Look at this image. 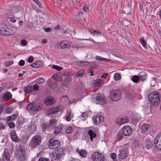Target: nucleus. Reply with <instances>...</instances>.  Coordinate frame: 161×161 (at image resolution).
I'll use <instances>...</instances> for the list:
<instances>
[{
    "label": "nucleus",
    "instance_id": "bb28decb",
    "mask_svg": "<svg viewBox=\"0 0 161 161\" xmlns=\"http://www.w3.org/2000/svg\"><path fill=\"white\" fill-rule=\"evenodd\" d=\"M135 95V94L133 90H131L127 92L126 97L129 99H132Z\"/></svg>",
    "mask_w": 161,
    "mask_h": 161
},
{
    "label": "nucleus",
    "instance_id": "f03ea898",
    "mask_svg": "<svg viewBox=\"0 0 161 161\" xmlns=\"http://www.w3.org/2000/svg\"><path fill=\"white\" fill-rule=\"evenodd\" d=\"M65 149L62 148L55 149L52 153V156L54 160H59L62 157L65 155L64 153Z\"/></svg>",
    "mask_w": 161,
    "mask_h": 161
},
{
    "label": "nucleus",
    "instance_id": "7c9ffc66",
    "mask_svg": "<svg viewBox=\"0 0 161 161\" xmlns=\"http://www.w3.org/2000/svg\"><path fill=\"white\" fill-rule=\"evenodd\" d=\"M57 121L56 119H53L50 121L49 123V125L50 128H53L56 125Z\"/></svg>",
    "mask_w": 161,
    "mask_h": 161
},
{
    "label": "nucleus",
    "instance_id": "20e7f679",
    "mask_svg": "<svg viewBox=\"0 0 161 161\" xmlns=\"http://www.w3.org/2000/svg\"><path fill=\"white\" fill-rule=\"evenodd\" d=\"M109 97L113 101H118L121 97V94L120 91L118 89L111 91L109 93Z\"/></svg>",
    "mask_w": 161,
    "mask_h": 161
},
{
    "label": "nucleus",
    "instance_id": "473e14b6",
    "mask_svg": "<svg viewBox=\"0 0 161 161\" xmlns=\"http://www.w3.org/2000/svg\"><path fill=\"white\" fill-rule=\"evenodd\" d=\"M95 59L97 60L102 61H110V60L109 59L106 58L98 56H96L95 57Z\"/></svg>",
    "mask_w": 161,
    "mask_h": 161
},
{
    "label": "nucleus",
    "instance_id": "aec40b11",
    "mask_svg": "<svg viewBox=\"0 0 161 161\" xmlns=\"http://www.w3.org/2000/svg\"><path fill=\"white\" fill-rule=\"evenodd\" d=\"M138 76L142 81H144L147 79V74L144 71L140 72L138 74Z\"/></svg>",
    "mask_w": 161,
    "mask_h": 161
},
{
    "label": "nucleus",
    "instance_id": "c85d7f7f",
    "mask_svg": "<svg viewBox=\"0 0 161 161\" xmlns=\"http://www.w3.org/2000/svg\"><path fill=\"white\" fill-rule=\"evenodd\" d=\"M62 130V126L61 125H58L55 129L54 133L57 135Z\"/></svg>",
    "mask_w": 161,
    "mask_h": 161
},
{
    "label": "nucleus",
    "instance_id": "2eb2a0df",
    "mask_svg": "<svg viewBox=\"0 0 161 161\" xmlns=\"http://www.w3.org/2000/svg\"><path fill=\"white\" fill-rule=\"evenodd\" d=\"M129 121V119L127 117L125 116L122 117L120 119H117L116 120V122L117 125H120L123 124L128 122Z\"/></svg>",
    "mask_w": 161,
    "mask_h": 161
},
{
    "label": "nucleus",
    "instance_id": "7ed1b4c3",
    "mask_svg": "<svg viewBox=\"0 0 161 161\" xmlns=\"http://www.w3.org/2000/svg\"><path fill=\"white\" fill-rule=\"evenodd\" d=\"M15 32V29L13 27H2L0 29V35L2 36H10L14 34Z\"/></svg>",
    "mask_w": 161,
    "mask_h": 161
},
{
    "label": "nucleus",
    "instance_id": "e2e57ef3",
    "mask_svg": "<svg viewBox=\"0 0 161 161\" xmlns=\"http://www.w3.org/2000/svg\"><path fill=\"white\" fill-rule=\"evenodd\" d=\"M90 64H91L90 67L92 68H96L97 66V65L93 62L90 63Z\"/></svg>",
    "mask_w": 161,
    "mask_h": 161
},
{
    "label": "nucleus",
    "instance_id": "3c124183",
    "mask_svg": "<svg viewBox=\"0 0 161 161\" xmlns=\"http://www.w3.org/2000/svg\"><path fill=\"white\" fill-rule=\"evenodd\" d=\"M6 112L8 114H10L13 111V109L12 108H8L5 109Z\"/></svg>",
    "mask_w": 161,
    "mask_h": 161
},
{
    "label": "nucleus",
    "instance_id": "a211bd4d",
    "mask_svg": "<svg viewBox=\"0 0 161 161\" xmlns=\"http://www.w3.org/2000/svg\"><path fill=\"white\" fill-rule=\"evenodd\" d=\"M54 102V98L51 96H48L45 100L44 103L47 105L53 104Z\"/></svg>",
    "mask_w": 161,
    "mask_h": 161
},
{
    "label": "nucleus",
    "instance_id": "c03bdc74",
    "mask_svg": "<svg viewBox=\"0 0 161 161\" xmlns=\"http://www.w3.org/2000/svg\"><path fill=\"white\" fill-rule=\"evenodd\" d=\"M80 136V132L79 131H76L73 136V138L76 139H78Z\"/></svg>",
    "mask_w": 161,
    "mask_h": 161
},
{
    "label": "nucleus",
    "instance_id": "69168bd1",
    "mask_svg": "<svg viewBox=\"0 0 161 161\" xmlns=\"http://www.w3.org/2000/svg\"><path fill=\"white\" fill-rule=\"evenodd\" d=\"M17 8H18L17 7H14L12 8V10L13 12H14V13L17 12L19 11L17 9Z\"/></svg>",
    "mask_w": 161,
    "mask_h": 161
},
{
    "label": "nucleus",
    "instance_id": "4be33fe9",
    "mask_svg": "<svg viewBox=\"0 0 161 161\" xmlns=\"http://www.w3.org/2000/svg\"><path fill=\"white\" fill-rule=\"evenodd\" d=\"M42 65L41 61H37L31 64L30 66L32 68H40Z\"/></svg>",
    "mask_w": 161,
    "mask_h": 161
},
{
    "label": "nucleus",
    "instance_id": "4c0bfd02",
    "mask_svg": "<svg viewBox=\"0 0 161 161\" xmlns=\"http://www.w3.org/2000/svg\"><path fill=\"white\" fill-rule=\"evenodd\" d=\"M25 91L28 93H29L32 91V88L31 86H26L25 88Z\"/></svg>",
    "mask_w": 161,
    "mask_h": 161
},
{
    "label": "nucleus",
    "instance_id": "13d9d810",
    "mask_svg": "<svg viewBox=\"0 0 161 161\" xmlns=\"http://www.w3.org/2000/svg\"><path fill=\"white\" fill-rule=\"evenodd\" d=\"M25 64V61L22 60H20L19 63V64L20 66H23Z\"/></svg>",
    "mask_w": 161,
    "mask_h": 161
},
{
    "label": "nucleus",
    "instance_id": "052dcab7",
    "mask_svg": "<svg viewBox=\"0 0 161 161\" xmlns=\"http://www.w3.org/2000/svg\"><path fill=\"white\" fill-rule=\"evenodd\" d=\"M21 45L24 46H26L27 43L26 41L25 40H22L21 41Z\"/></svg>",
    "mask_w": 161,
    "mask_h": 161
},
{
    "label": "nucleus",
    "instance_id": "6e6552de",
    "mask_svg": "<svg viewBox=\"0 0 161 161\" xmlns=\"http://www.w3.org/2000/svg\"><path fill=\"white\" fill-rule=\"evenodd\" d=\"M16 155L20 161H24L26 159L25 152L21 147L17 149L16 152Z\"/></svg>",
    "mask_w": 161,
    "mask_h": 161
},
{
    "label": "nucleus",
    "instance_id": "0eeeda50",
    "mask_svg": "<svg viewBox=\"0 0 161 161\" xmlns=\"http://www.w3.org/2000/svg\"><path fill=\"white\" fill-rule=\"evenodd\" d=\"M48 147L50 149H55L61 146V142L57 140L51 139L49 141Z\"/></svg>",
    "mask_w": 161,
    "mask_h": 161
},
{
    "label": "nucleus",
    "instance_id": "c756f323",
    "mask_svg": "<svg viewBox=\"0 0 161 161\" xmlns=\"http://www.w3.org/2000/svg\"><path fill=\"white\" fill-rule=\"evenodd\" d=\"M60 46L61 48L64 49L68 47V42L67 41H64L61 42L60 43Z\"/></svg>",
    "mask_w": 161,
    "mask_h": 161
},
{
    "label": "nucleus",
    "instance_id": "864d4df0",
    "mask_svg": "<svg viewBox=\"0 0 161 161\" xmlns=\"http://www.w3.org/2000/svg\"><path fill=\"white\" fill-rule=\"evenodd\" d=\"M89 31L93 35H98L99 34H101L99 31L96 30H94L93 32H92L91 31Z\"/></svg>",
    "mask_w": 161,
    "mask_h": 161
},
{
    "label": "nucleus",
    "instance_id": "f3484780",
    "mask_svg": "<svg viewBox=\"0 0 161 161\" xmlns=\"http://www.w3.org/2000/svg\"><path fill=\"white\" fill-rule=\"evenodd\" d=\"M3 159L4 160L10 161V155L8 150L7 148L4 149V151L2 155Z\"/></svg>",
    "mask_w": 161,
    "mask_h": 161
},
{
    "label": "nucleus",
    "instance_id": "9b49d317",
    "mask_svg": "<svg viewBox=\"0 0 161 161\" xmlns=\"http://www.w3.org/2000/svg\"><path fill=\"white\" fill-rule=\"evenodd\" d=\"M154 144L157 148L161 150V133H158L154 139Z\"/></svg>",
    "mask_w": 161,
    "mask_h": 161
},
{
    "label": "nucleus",
    "instance_id": "393cba45",
    "mask_svg": "<svg viewBox=\"0 0 161 161\" xmlns=\"http://www.w3.org/2000/svg\"><path fill=\"white\" fill-rule=\"evenodd\" d=\"M150 125L149 124H144L143 125L142 130L143 132H147L150 129Z\"/></svg>",
    "mask_w": 161,
    "mask_h": 161
},
{
    "label": "nucleus",
    "instance_id": "a878e982",
    "mask_svg": "<svg viewBox=\"0 0 161 161\" xmlns=\"http://www.w3.org/2000/svg\"><path fill=\"white\" fill-rule=\"evenodd\" d=\"M145 146L147 149H149L151 148L153 145V142L149 139H147L145 141Z\"/></svg>",
    "mask_w": 161,
    "mask_h": 161
},
{
    "label": "nucleus",
    "instance_id": "5701e85b",
    "mask_svg": "<svg viewBox=\"0 0 161 161\" xmlns=\"http://www.w3.org/2000/svg\"><path fill=\"white\" fill-rule=\"evenodd\" d=\"M88 134L90 136V138L91 142L93 141V139L95 138L97 136V135L95 132L92 130H89Z\"/></svg>",
    "mask_w": 161,
    "mask_h": 161
},
{
    "label": "nucleus",
    "instance_id": "6e6d98bb",
    "mask_svg": "<svg viewBox=\"0 0 161 161\" xmlns=\"http://www.w3.org/2000/svg\"><path fill=\"white\" fill-rule=\"evenodd\" d=\"M27 61L30 63H32L33 61V57L32 56H30L27 59Z\"/></svg>",
    "mask_w": 161,
    "mask_h": 161
},
{
    "label": "nucleus",
    "instance_id": "603ef678",
    "mask_svg": "<svg viewBox=\"0 0 161 161\" xmlns=\"http://www.w3.org/2000/svg\"><path fill=\"white\" fill-rule=\"evenodd\" d=\"M13 61L6 62L4 63V65L6 66H9L13 63Z\"/></svg>",
    "mask_w": 161,
    "mask_h": 161
},
{
    "label": "nucleus",
    "instance_id": "58836bf2",
    "mask_svg": "<svg viewBox=\"0 0 161 161\" xmlns=\"http://www.w3.org/2000/svg\"><path fill=\"white\" fill-rule=\"evenodd\" d=\"M84 73V71L81 70L78 71L76 74V76L77 77H80L82 76Z\"/></svg>",
    "mask_w": 161,
    "mask_h": 161
},
{
    "label": "nucleus",
    "instance_id": "a19ab883",
    "mask_svg": "<svg viewBox=\"0 0 161 161\" xmlns=\"http://www.w3.org/2000/svg\"><path fill=\"white\" fill-rule=\"evenodd\" d=\"M88 116V113L86 112H85L82 113L81 115V117L82 118V120H85Z\"/></svg>",
    "mask_w": 161,
    "mask_h": 161
},
{
    "label": "nucleus",
    "instance_id": "cd10ccee",
    "mask_svg": "<svg viewBox=\"0 0 161 161\" xmlns=\"http://www.w3.org/2000/svg\"><path fill=\"white\" fill-rule=\"evenodd\" d=\"M103 80L101 79H98L94 80L93 81V85L94 86H99L102 83Z\"/></svg>",
    "mask_w": 161,
    "mask_h": 161
},
{
    "label": "nucleus",
    "instance_id": "412c9836",
    "mask_svg": "<svg viewBox=\"0 0 161 161\" xmlns=\"http://www.w3.org/2000/svg\"><path fill=\"white\" fill-rule=\"evenodd\" d=\"M12 97V95L10 92L6 93L3 96V99L5 101H7L11 99Z\"/></svg>",
    "mask_w": 161,
    "mask_h": 161
},
{
    "label": "nucleus",
    "instance_id": "b1692460",
    "mask_svg": "<svg viewBox=\"0 0 161 161\" xmlns=\"http://www.w3.org/2000/svg\"><path fill=\"white\" fill-rule=\"evenodd\" d=\"M74 116L73 114H71V111L69 110H67L66 114V120L69 121L71 120Z\"/></svg>",
    "mask_w": 161,
    "mask_h": 161
},
{
    "label": "nucleus",
    "instance_id": "09e8293b",
    "mask_svg": "<svg viewBox=\"0 0 161 161\" xmlns=\"http://www.w3.org/2000/svg\"><path fill=\"white\" fill-rule=\"evenodd\" d=\"M73 128L71 126L68 127L66 130V132L68 134H69L73 131Z\"/></svg>",
    "mask_w": 161,
    "mask_h": 161
},
{
    "label": "nucleus",
    "instance_id": "c9c22d12",
    "mask_svg": "<svg viewBox=\"0 0 161 161\" xmlns=\"http://www.w3.org/2000/svg\"><path fill=\"white\" fill-rule=\"evenodd\" d=\"M140 42L143 47H147V43L143 38H141L140 40Z\"/></svg>",
    "mask_w": 161,
    "mask_h": 161
},
{
    "label": "nucleus",
    "instance_id": "5fc2aeb1",
    "mask_svg": "<svg viewBox=\"0 0 161 161\" xmlns=\"http://www.w3.org/2000/svg\"><path fill=\"white\" fill-rule=\"evenodd\" d=\"M38 161H48V159L44 157H40L38 159Z\"/></svg>",
    "mask_w": 161,
    "mask_h": 161
},
{
    "label": "nucleus",
    "instance_id": "f8f14e48",
    "mask_svg": "<svg viewBox=\"0 0 161 161\" xmlns=\"http://www.w3.org/2000/svg\"><path fill=\"white\" fill-rule=\"evenodd\" d=\"M118 157L120 159L125 158L128 155L127 151L124 148L120 149L119 150Z\"/></svg>",
    "mask_w": 161,
    "mask_h": 161
},
{
    "label": "nucleus",
    "instance_id": "338daca9",
    "mask_svg": "<svg viewBox=\"0 0 161 161\" xmlns=\"http://www.w3.org/2000/svg\"><path fill=\"white\" fill-rule=\"evenodd\" d=\"M108 75V74H104L102 75L101 76V78L103 79H105L107 77Z\"/></svg>",
    "mask_w": 161,
    "mask_h": 161
},
{
    "label": "nucleus",
    "instance_id": "ea45409f",
    "mask_svg": "<svg viewBox=\"0 0 161 161\" xmlns=\"http://www.w3.org/2000/svg\"><path fill=\"white\" fill-rule=\"evenodd\" d=\"M42 130L43 132H45L46 131L47 129H49V128H50V126L49 125H48L46 123H43L42 125Z\"/></svg>",
    "mask_w": 161,
    "mask_h": 161
},
{
    "label": "nucleus",
    "instance_id": "8fccbe9b",
    "mask_svg": "<svg viewBox=\"0 0 161 161\" xmlns=\"http://www.w3.org/2000/svg\"><path fill=\"white\" fill-rule=\"evenodd\" d=\"M8 126H9V128H14L15 126V125L14 123L13 122H8Z\"/></svg>",
    "mask_w": 161,
    "mask_h": 161
},
{
    "label": "nucleus",
    "instance_id": "72a5a7b5",
    "mask_svg": "<svg viewBox=\"0 0 161 161\" xmlns=\"http://www.w3.org/2000/svg\"><path fill=\"white\" fill-rule=\"evenodd\" d=\"M17 118V116L16 114H13L11 116H8L7 118V122L8 124V122L11 121Z\"/></svg>",
    "mask_w": 161,
    "mask_h": 161
},
{
    "label": "nucleus",
    "instance_id": "39448f33",
    "mask_svg": "<svg viewBox=\"0 0 161 161\" xmlns=\"http://www.w3.org/2000/svg\"><path fill=\"white\" fill-rule=\"evenodd\" d=\"M93 97L97 104L103 105L106 103L105 97L101 93H96L93 95Z\"/></svg>",
    "mask_w": 161,
    "mask_h": 161
},
{
    "label": "nucleus",
    "instance_id": "79ce46f5",
    "mask_svg": "<svg viewBox=\"0 0 161 161\" xmlns=\"http://www.w3.org/2000/svg\"><path fill=\"white\" fill-rule=\"evenodd\" d=\"M36 82L42 84L44 82V79L42 77H39L36 80Z\"/></svg>",
    "mask_w": 161,
    "mask_h": 161
},
{
    "label": "nucleus",
    "instance_id": "4d7b16f0",
    "mask_svg": "<svg viewBox=\"0 0 161 161\" xmlns=\"http://www.w3.org/2000/svg\"><path fill=\"white\" fill-rule=\"evenodd\" d=\"M111 158L114 161L116 160V155L114 153H113L111 155Z\"/></svg>",
    "mask_w": 161,
    "mask_h": 161
},
{
    "label": "nucleus",
    "instance_id": "6ab92c4d",
    "mask_svg": "<svg viewBox=\"0 0 161 161\" xmlns=\"http://www.w3.org/2000/svg\"><path fill=\"white\" fill-rule=\"evenodd\" d=\"M10 136L12 140L15 142H17L18 139L17 135L14 130H12L10 132Z\"/></svg>",
    "mask_w": 161,
    "mask_h": 161
},
{
    "label": "nucleus",
    "instance_id": "423d86ee",
    "mask_svg": "<svg viewBox=\"0 0 161 161\" xmlns=\"http://www.w3.org/2000/svg\"><path fill=\"white\" fill-rule=\"evenodd\" d=\"M41 140L42 138L40 136L37 135L34 136L31 139L30 142V145L31 147L35 148L40 144Z\"/></svg>",
    "mask_w": 161,
    "mask_h": 161
},
{
    "label": "nucleus",
    "instance_id": "9d476101",
    "mask_svg": "<svg viewBox=\"0 0 161 161\" xmlns=\"http://www.w3.org/2000/svg\"><path fill=\"white\" fill-rule=\"evenodd\" d=\"M132 128L128 125L124 126L122 130L123 134L125 136H129L130 135L132 134Z\"/></svg>",
    "mask_w": 161,
    "mask_h": 161
},
{
    "label": "nucleus",
    "instance_id": "37998d69",
    "mask_svg": "<svg viewBox=\"0 0 161 161\" xmlns=\"http://www.w3.org/2000/svg\"><path fill=\"white\" fill-rule=\"evenodd\" d=\"M79 154L80 156L83 157H85L86 155V152L85 150H81L80 152H79Z\"/></svg>",
    "mask_w": 161,
    "mask_h": 161
},
{
    "label": "nucleus",
    "instance_id": "e433bc0d",
    "mask_svg": "<svg viewBox=\"0 0 161 161\" xmlns=\"http://www.w3.org/2000/svg\"><path fill=\"white\" fill-rule=\"evenodd\" d=\"M139 77L138 76L135 75L133 76L131 78V80L134 83H137L139 80Z\"/></svg>",
    "mask_w": 161,
    "mask_h": 161
},
{
    "label": "nucleus",
    "instance_id": "1a4fd4ad",
    "mask_svg": "<svg viewBox=\"0 0 161 161\" xmlns=\"http://www.w3.org/2000/svg\"><path fill=\"white\" fill-rule=\"evenodd\" d=\"M92 158L93 161H104V160L103 155L98 152L94 153L92 155Z\"/></svg>",
    "mask_w": 161,
    "mask_h": 161
},
{
    "label": "nucleus",
    "instance_id": "f257e3e1",
    "mask_svg": "<svg viewBox=\"0 0 161 161\" xmlns=\"http://www.w3.org/2000/svg\"><path fill=\"white\" fill-rule=\"evenodd\" d=\"M159 94L157 92H152L149 96V99L153 106H157L160 102V98Z\"/></svg>",
    "mask_w": 161,
    "mask_h": 161
},
{
    "label": "nucleus",
    "instance_id": "0e129e2a",
    "mask_svg": "<svg viewBox=\"0 0 161 161\" xmlns=\"http://www.w3.org/2000/svg\"><path fill=\"white\" fill-rule=\"evenodd\" d=\"M5 128V126L2 123L0 122V130L2 129H3Z\"/></svg>",
    "mask_w": 161,
    "mask_h": 161
},
{
    "label": "nucleus",
    "instance_id": "2f4dec72",
    "mask_svg": "<svg viewBox=\"0 0 161 161\" xmlns=\"http://www.w3.org/2000/svg\"><path fill=\"white\" fill-rule=\"evenodd\" d=\"M77 64L81 66L84 67L89 64V63L86 61H78L77 62Z\"/></svg>",
    "mask_w": 161,
    "mask_h": 161
},
{
    "label": "nucleus",
    "instance_id": "ddd939ff",
    "mask_svg": "<svg viewBox=\"0 0 161 161\" xmlns=\"http://www.w3.org/2000/svg\"><path fill=\"white\" fill-rule=\"evenodd\" d=\"M93 119L94 124L96 125L101 124L104 121L103 117L101 115L94 117Z\"/></svg>",
    "mask_w": 161,
    "mask_h": 161
},
{
    "label": "nucleus",
    "instance_id": "774afa93",
    "mask_svg": "<svg viewBox=\"0 0 161 161\" xmlns=\"http://www.w3.org/2000/svg\"><path fill=\"white\" fill-rule=\"evenodd\" d=\"M39 6V7H40L41 4L38 0H33Z\"/></svg>",
    "mask_w": 161,
    "mask_h": 161
},
{
    "label": "nucleus",
    "instance_id": "f704fd0d",
    "mask_svg": "<svg viewBox=\"0 0 161 161\" xmlns=\"http://www.w3.org/2000/svg\"><path fill=\"white\" fill-rule=\"evenodd\" d=\"M70 80H68L67 79H65L64 80V82L62 83V86L68 88L70 84H69V81Z\"/></svg>",
    "mask_w": 161,
    "mask_h": 161
},
{
    "label": "nucleus",
    "instance_id": "680f3d73",
    "mask_svg": "<svg viewBox=\"0 0 161 161\" xmlns=\"http://www.w3.org/2000/svg\"><path fill=\"white\" fill-rule=\"evenodd\" d=\"M123 136L121 134H118L117 138L119 140H121L123 138Z\"/></svg>",
    "mask_w": 161,
    "mask_h": 161
},
{
    "label": "nucleus",
    "instance_id": "dca6fc26",
    "mask_svg": "<svg viewBox=\"0 0 161 161\" xmlns=\"http://www.w3.org/2000/svg\"><path fill=\"white\" fill-rule=\"evenodd\" d=\"M61 110L60 107H58L56 108H48L47 110V113L48 114H53L57 113Z\"/></svg>",
    "mask_w": 161,
    "mask_h": 161
},
{
    "label": "nucleus",
    "instance_id": "a18cd8bd",
    "mask_svg": "<svg viewBox=\"0 0 161 161\" xmlns=\"http://www.w3.org/2000/svg\"><path fill=\"white\" fill-rule=\"evenodd\" d=\"M52 68L56 69L58 71H60L63 69L62 67H59L58 65H53L52 66Z\"/></svg>",
    "mask_w": 161,
    "mask_h": 161
},
{
    "label": "nucleus",
    "instance_id": "de8ad7c7",
    "mask_svg": "<svg viewBox=\"0 0 161 161\" xmlns=\"http://www.w3.org/2000/svg\"><path fill=\"white\" fill-rule=\"evenodd\" d=\"M33 103H30L26 106V109L27 110H31L32 111V109L33 107Z\"/></svg>",
    "mask_w": 161,
    "mask_h": 161
},
{
    "label": "nucleus",
    "instance_id": "49530a36",
    "mask_svg": "<svg viewBox=\"0 0 161 161\" xmlns=\"http://www.w3.org/2000/svg\"><path fill=\"white\" fill-rule=\"evenodd\" d=\"M114 78L116 80H118L121 78V76L120 74L118 73H116L114 75Z\"/></svg>",
    "mask_w": 161,
    "mask_h": 161
},
{
    "label": "nucleus",
    "instance_id": "4468645a",
    "mask_svg": "<svg viewBox=\"0 0 161 161\" xmlns=\"http://www.w3.org/2000/svg\"><path fill=\"white\" fill-rule=\"evenodd\" d=\"M42 105L41 104H36L33 103L32 112L33 114H35L42 108Z\"/></svg>",
    "mask_w": 161,
    "mask_h": 161
},
{
    "label": "nucleus",
    "instance_id": "bf43d9fd",
    "mask_svg": "<svg viewBox=\"0 0 161 161\" xmlns=\"http://www.w3.org/2000/svg\"><path fill=\"white\" fill-rule=\"evenodd\" d=\"M33 87L35 91H38L39 90V86L37 84L34 85Z\"/></svg>",
    "mask_w": 161,
    "mask_h": 161
}]
</instances>
